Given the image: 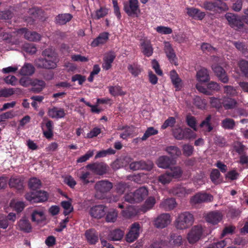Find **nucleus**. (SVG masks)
I'll return each instance as SVG.
<instances>
[{"instance_id": "nucleus-1", "label": "nucleus", "mask_w": 248, "mask_h": 248, "mask_svg": "<svg viewBox=\"0 0 248 248\" xmlns=\"http://www.w3.org/2000/svg\"><path fill=\"white\" fill-rule=\"evenodd\" d=\"M41 55V57L35 61V64L37 68L51 70L57 67L59 59L54 50L49 48H46L42 52Z\"/></svg>"}, {"instance_id": "nucleus-2", "label": "nucleus", "mask_w": 248, "mask_h": 248, "mask_svg": "<svg viewBox=\"0 0 248 248\" xmlns=\"http://www.w3.org/2000/svg\"><path fill=\"white\" fill-rule=\"evenodd\" d=\"M194 217L189 212H184L180 214L174 223L175 227L178 230H184L191 226L194 222Z\"/></svg>"}, {"instance_id": "nucleus-3", "label": "nucleus", "mask_w": 248, "mask_h": 248, "mask_svg": "<svg viewBox=\"0 0 248 248\" xmlns=\"http://www.w3.org/2000/svg\"><path fill=\"white\" fill-rule=\"evenodd\" d=\"M113 184L108 180H101L97 182L94 185L95 197L98 199H104L106 194L112 188Z\"/></svg>"}, {"instance_id": "nucleus-4", "label": "nucleus", "mask_w": 248, "mask_h": 248, "mask_svg": "<svg viewBox=\"0 0 248 248\" xmlns=\"http://www.w3.org/2000/svg\"><path fill=\"white\" fill-rule=\"evenodd\" d=\"M25 199L32 203L44 202L48 199V195L45 191H37L36 192H30L25 195Z\"/></svg>"}, {"instance_id": "nucleus-5", "label": "nucleus", "mask_w": 248, "mask_h": 248, "mask_svg": "<svg viewBox=\"0 0 248 248\" xmlns=\"http://www.w3.org/2000/svg\"><path fill=\"white\" fill-rule=\"evenodd\" d=\"M201 7L206 10L212 11L216 13H219L228 9L226 4L220 1L215 2L205 1Z\"/></svg>"}, {"instance_id": "nucleus-6", "label": "nucleus", "mask_w": 248, "mask_h": 248, "mask_svg": "<svg viewBox=\"0 0 248 248\" xmlns=\"http://www.w3.org/2000/svg\"><path fill=\"white\" fill-rule=\"evenodd\" d=\"M124 10L129 16H137L140 11L138 0H129L128 2L124 3Z\"/></svg>"}, {"instance_id": "nucleus-7", "label": "nucleus", "mask_w": 248, "mask_h": 248, "mask_svg": "<svg viewBox=\"0 0 248 248\" xmlns=\"http://www.w3.org/2000/svg\"><path fill=\"white\" fill-rule=\"evenodd\" d=\"M86 168L91 170L93 173L103 175L108 171V166L104 162H95L89 164L86 166Z\"/></svg>"}, {"instance_id": "nucleus-8", "label": "nucleus", "mask_w": 248, "mask_h": 248, "mask_svg": "<svg viewBox=\"0 0 248 248\" xmlns=\"http://www.w3.org/2000/svg\"><path fill=\"white\" fill-rule=\"evenodd\" d=\"M225 18L232 28L236 30L243 28L244 23L240 16L231 13H228L225 15Z\"/></svg>"}, {"instance_id": "nucleus-9", "label": "nucleus", "mask_w": 248, "mask_h": 248, "mask_svg": "<svg viewBox=\"0 0 248 248\" xmlns=\"http://www.w3.org/2000/svg\"><path fill=\"white\" fill-rule=\"evenodd\" d=\"M31 220L37 225L43 223L46 220L44 210L41 208L33 209L31 214Z\"/></svg>"}, {"instance_id": "nucleus-10", "label": "nucleus", "mask_w": 248, "mask_h": 248, "mask_svg": "<svg viewBox=\"0 0 248 248\" xmlns=\"http://www.w3.org/2000/svg\"><path fill=\"white\" fill-rule=\"evenodd\" d=\"M140 229V225L139 222L133 223L126 235V241L132 243L135 241L139 236Z\"/></svg>"}, {"instance_id": "nucleus-11", "label": "nucleus", "mask_w": 248, "mask_h": 248, "mask_svg": "<svg viewBox=\"0 0 248 248\" xmlns=\"http://www.w3.org/2000/svg\"><path fill=\"white\" fill-rule=\"evenodd\" d=\"M213 200V196L205 192H199L196 194L191 199V202L193 204H199L203 202H208Z\"/></svg>"}, {"instance_id": "nucleus-12", "label": "nucleus", "mask_w": 248, "mask_h": 248, "mask_svg": "<svg viewBox=\"0 0 248 248\" xmlns=\"http://www.w3.org/2000/svg\"><path fill=\"white\" fill-rule=\"evenodd\" d=\"M170 216L168 213L161 214L154 221V225L157 228H164L170 223Z\"/></svg>"}, {"instance_id": "nucleus-13", "label": "nucleus", "mask_w": 248, "mask_h": 248, "mask_svg": "<svg viewBox=\"0 0 248 248\" xmlns=\"http://www.w3.org/2000/svg\"><path fill=\"white\" fill-rule=\"evenodd\" d=\"M202 231L201 227L194 226L187 234V240L189 243L193 244L198 241L201 238Z\"/></svg>"}, {"instance_id": "nucleus-14", "label": "nucleus", "mask_w": 248, "mask_h": 248, "mask_svg": "<svg viewBox=\"0 0 248 248\" xmlns=\"http://www.w3.org/2000/svg\"><path fill=\"white\" fill-rule=\"evenodd\" d=\"M193 191L192 188H186L181 185H177L170 189V192L174 196L183 197L191 194Z\"/></svg>"}, {"instance_id": "nucleus-15", "label": "nucleus", "mask_w": 248, "mask_h": 248, "mask_svg": "<svg viewBox=\"0 0 248 248\" xmlns=\"http://www.w3.org/2000/svg\"><path fill=\"white\" fill-rule=\"evenodd\" d=\"M17 33L24 34V38L30 41H38L41 39V35L35 31H31L25 28L18 29Z\"/></svg>"}, {"instance_id": "nucleus-16", "label": "nucleus", "mask_w": 248, "mask_h": 248, "mask_svg": "<svg viewBox=\"0 0 248 248\" xmlns=\"http://www.w3.org/2000/svg\"><path fill=\"white\" fill-rule=\"evenodd\" d=\"M47 115L52 119H59L64 118L66 113L64 108L54 106L48 109Z\"/></svg>"}, {"instance_id": "nucleus-17", "label": "nucleus", "mask_w": 248, "mask_h": 248, "mask_svg": "<svg viewBox=\"0 0 248 248\" xmlns=\"http://www.w3.org/2000/svg\"><path fill=\"white\" fill-rule=\"evenodd\" d=\"M164 51L170 62L175 65H177V58L174 49L169 42L165 43Z\"/></svg>"}, {"instance_id": "nucleus-18", "label": "nucleus", "mask_w": 248, "mask_h": 248, "mask_svg": "<svg viewBox=\"0 0 248 248\" xmlns=\"http://www.w3.org/2000/svg\"><path fill=\"white\" fill-rule=\"evenodd\" d=\"M212 68L217 77L224 83H227L229 81V78L227 75L225 70L220 66L217 64H214Z\"/></svg>"}, {"instance_id": "nucleus-19", "label": "nucleus", "mask_w": 248, "mask_h": 248, "mask_svg": "<svg viewBox=\"0 0 248 248\" xmlns=\"http://www.w3.org/2000/svg\"><path fill=\"white\" fill-rule=\"evenodd\" d=\"M116 56V53L113 51H110L106 54L103 58L104 62L102 64V68L106 70L110 69Z\"/></svg>"}, {"instance_id": "nucleus-20", "label": "nucleus", "mask_w": 248, "mask_h": 248, "mask_svg": "<svg viewBox=\"0 0 248 248\" xmlns=\"http://www.w3.org/2000/svg\"><path fill=\"white\" fill-rule=\"evenodd\" d=\"M222 219V214L217 211L209 212L205 217L206 221L213 225L217 224Z\"/></svg>"}, {"instance_id": "nucleus-21", "label": "nucleus", "mask_w": 248, "mask_h": 248, "mask_svg": "<svg viewBox=\"0 0 248 248\" xmlns=\"http://www.w3.org/2000/svg\"><path fill=\"white\" fill-rule=\"evenodd\" d=\"M91 216L95 218H101L106 214L105 207L103 205H95L90 210Z\"/></svg>"}, {"instance_id": "nucleus-22", "label": "nucleus", "mask_w": 248, "mask_h": 248, "mask_svg": "<svg viewBox=\"0 0 248 248\" xmlns=\"http://www.w3.org/2000/svg\"><path fill=\"white\" fill-rule=\"evenodd\" d=\"M85 236L90 245H94L98 241V234L94 229L87 230L85 232Z\"/></svg>"}, {"instance_id": "nucleus-23", "label": "nucleus", "mask_w": 248, "mask_h": 248, "mask_svg": "<svg viewBox=\"0 0 248 248\" xmlns=\"http://www.w3.org/2000/svg\"><path fill=\"white\" fill-rule=\"evenodd\" d=\"M17 229L24 232L29 233L31 232L32 228L29 220L24 218L18 222Z\"/></svg>"}, {"instance_id": "nucleus-24", "label": "nucleus", "mask_w": 248, "mask_h": 248, "mask_svg": "<svg viewBox=\"0 0 248 248\" xmlns=\"http://www.w3.org/2000/svg\"><path fill=\"white\" fill-rule=\"evenodd\" d=\"M186 11L188 16L198 20H202L205 16L204 12L194 7L187 8Z\"/></svg>"}, {"instance_id": "nucleus-25", "label": "nucleus", "mask_w": 248, "mask_h": 248, "mask_svg": "<svg viewBox=\"0 0 248 248\" xmlns=\"http://www.w3.org/2000/svg\"><path fill=\"white\" fill-rule=\"evenodd\" d=\"M141 52L146 57H149L153 55V47L151 42L148 40H144L141 43Z\"/></svg>"}, {"instance_id": "nucleus-26", "label": "nucleus", "mask_w": 248, "mask_h": 248, "mask_svg": "<svg viewBox=\"0 0 248 248\" xmlns=\"http://www.w3.org/2000/svg\"><path fill=\"white\" fill-rule=\"evenodd\" d=\"M172 163V159L167 155L161 156L157 160L158 167L163 169L169 168Z\"/></svg>"}, {"instance_id": "nucleus-27", "label": "nucleus", "mask_w": 248, "mask_h": 248, "mask_svg": "<svg viewBox=\"0 0 248 248\" xmlns=\"http://www.w3.org/2000/svg\"><path fill=\"white\" fill-rule=\"evenodd\" d=\"M73 18V16L69 13L60 14L55 17V23L57 24L63 25L69 22Z\"/></svg>"}, {"instance_id": "nucleus-28", "label": "nucleus", "mask_w": 248, "mask_h": 248, "mask_svg": "<svg viewBox=\"0 0 248 248\" xmlns=\"http://www.w3.org/2000/svg\"><path fill=\"white\" fill-rule=\"evenodd\" d=\"M196 78L197 80L200 82H208L210 80L209 71L205 68H202L197 71Z\"/></svg>"}, {"instance_id": "nucleus-29", "label": "nucleus", "mask_w": 248, "mask_h": 248, "mask_svg": "<svg viewBox=\"0 0 248 248\" xmlns=\"http://www.w3.org/2000/svg\"><path fill=\"white\" fill-rule=\"evenodd\" d=\"M176 205L175 200L174 198H168L160 204V207L166 211H170L173 209Z\"/></svg>"}, {"instance_id": "nucleus-30", "label": "nucleus", "mask_w": 248, "mask_h": 248, "mask_svg": "<svg viewBox=\"0 0 248 248\" xmlns=\"http://www.w3.org/2000/svg\"><path fill=\"white\" fill-rule=\"evenodd\" d=\"M108 39V33L104 32L100 33L99 36L94 39L91 43L93 47H96L99 45L104 44L107 42Z\"/></svg>"}, {"instance_id": "nucleus-31", "label": "nucleus", "mask_w": 248, "mask_h": 248, "mask_svg": "<svg viewBox=\"0 0 248 248\" xmlns=\"http://www.w3.org/2000/svg\"><path fill=\"white\" fill-rule=\"evenodd\" d=\"M136 202H139L144 199L148 194L147 189L145 187H141L134 192Z\"/></svg>"}, {"instance_id": "nucleus-32", "label": "nucleus", "mask_w": 248, "mask_h": 248, "mask_svg": "<svg viewBox=\"0 0 248 248\" xmlns=\"http://www.w3.org/2000/svg\"><path fill=\"white\" fill-rule=\"evenodd\" d=\"M31 91L35 93L41 92L46 86V83L42 80L34 79L31 84Z\"/></svg>"}, {"instance_id": "nucleus-33", "label": "nucleus", "mask_w": 248, "mask_h": 248, "mask_svg": "<svg viewBox=\"0 0 248 248\" xmlns=\"http://www.w3.org/2000/svg\"><path fill=\"white\" fill-rule=\"evenodd\" d=\"M222 100V106L225 109H233L237 105V102L234 99L228 96H223Z\"/></svg>"}, {"instance_id": "nucleus-34", "label": "nucleus", "mask_w": 248, "mask_h": 248, "mask_svg": "<svg viewBox=\"0 0 248 248\" xmlns=\"http://www.w3.org/2000/svg\"><path fill=\"white\" fill-rule=\"evenodd\" d=\"M9 185L10 187L18 190L22 189L23 187V180L19 177H12L9 179Z\"/></svg>"}, {"instance_id": "nucleus-35", "label": "nucleus", "mask_w": 248, "mask_h": 248, "mask_svg": "<svg viewBox=\"0 0 248 248\" xmlns=\"http://www.w3.org/2000/svg\"><path fill=\"white\" fill-rule=\"evenodd\" d=\"M155 203V199L153 197H149L145 202L144 203L140 208V211L145 213L148 210L151 209Z\"/></svg>"}, {"instance_id": "nucleus-36", "label": "nucleus", "mask_w": 248, "mask_h": 248, "mask_svg": "<svg viewBox=\"0 0 248 248\" xmlns=\"http://www.w3.org/2000/svg\"><path fill=\"white\" fill-rule=\"evenodd\" d=\"M109 93L113 96H124L126 94L122 87L118 85L115 86H109L108 87Z\"/></svg>"}, {"instance_id": "nucleus-37", "label": "nucleus", "mask_w": 248, "mask_h": 248, "mask_svg": "<svg viewBox=\"0 0 248 248\" xmlns=\"http://www.w3.org/2000/svg\"><path fill=\"white\" fill-rule=\"evenodd\" d=\"M35 68L32 64L26 63L21 68L19 73L23 76H30L34 74Z\"/></svg>"}, {"instance_id": "nucleus-38", "label": "nucleus", "mask_w": 248, "mask_h": 248, "mask_svg": "<svg viewBox=\"0 0 248 248\" xmlns=\"http://www.w3.org/2000/svg\"><path fill=\"white\" fill-rule=\"evenodd\" d=\"M46 130H43V135L47 139H50L53 136V123L51 120H47L45 124Z\"/></svg>"}, {"instance_id": "nucleus-39", "label": "nucleus", "mask_w": 248, "mask_h": 248, "mask_svg": "<svg viewBox=\"0 0 248 248\" xmlns=\"http://www.w3.org/2000/svg\"><path fill=\"white\" fill-rule=\"evenodd\" d=\"M165 151L172 158H176L181 155V150L176 146H169L166 148Z\"/></svg>"}, {"instance_id": "nucleus-40", "label": "nucleus", "mask_w": 248, "mask_h": 248, "mask_svg": "<svg viewBox=\"0 0 248 248\" xmlns=\"http://www.w3.org/2000/svg\"><path fill=\"white\" fill-rule=\"evenodd\" d=\"M211 115H208L199 125L201 128H203L206 132H210L213 129V127L211 123Z\"/></svg>"}, {"instance_id": "nucleus-41", "label": "nucleus", "mask_w": 248, "mask_h": 248, "mask_svg": "<svg viewBox=\"0 0 248 248\" xmlns=\"http://www.w3.org/2000/svg\"><path fill=\"white\" fill-rule=\"evenodd\" d=\"M170 244L174 246H180L183 244V238L181 235L175 233L170 234Z\"/></svg>"}, {"instance_id": "nucleus-42", "label": "nucleus", "mask_w": 248, "mask_h": 248, "mask_svg": "<svg viewBox=\"0 0 248 248\" xmlns=\"http://www.w3.org/2000/svg\"><path fill=\"white\" fill-rule=\"evenodd\" d=\"M139 212H140V209L137 210L134 206H131L128 207L126 210H123L122 214L124 217L130 218L136 216Z\"/></svg>"}, {"instance_id": "nucleus-43", "label": "nucleus", "mask_w": 248, "mask_h": 248, "mask_svg": "<svg viewBox=\"0 0 248 248\" xmlns=\"http://www.w3.org/2000/svg\"><path fill=\"white\" fill-rule=\"evenodd\" d=\"M124 232L120 229H117L110 232L109 238L113 241H119L122 239Z\"/></svg>"}, {"instance_id": "nucleus-44", "label": "nucleus", "mask_w": 248, "mask_h": 248, "mask_svg": "<svg viewBox=\"0 0 248 248\" xmlns=\"http://www.w3.org/2000/svg\"><path fill=\"white\" fill-rule=\"evenodd\" d=\"M168 171H169L172 179L173 178H180L182 176L183 172L182 168L179 166L171 167L170 170Z\"/></svg>"}, {"instance_id": "nucleus-45", "label": "nucleus", "mask_w": 248, "mask_h": 248, "mask_svg": "<svg viewBox=\"0 0 248 248\" xmlns=\"http://www.w3.org/2000/svg\"><path fill=\"white\" fill-rule=\"evenodd\" d=\"M42 183L40 180L36 177L30 178L28 182L29 188L32 190H36L39 189Z\"/></svg>"}, {"instance_id": "nucleus-46", "label": "nucleus", "mask_w": 248, "mask_h": 248, "mask_svg": "<svg viewBox=\"0 0 248 248\" xmlns=\"http://www.w3.org/2000/svg\"><path fill=\"white\" fill-rule=\"evenodd\" d=\"M170 78L173 85L177 89L180 87L181 79L179 78L178 75L174 70L170 72Z\"/></svg>"}, {"instance_id": "nucleus-47", "label": "nucleus", "mask_w": 248, "mask_h": 248, "mask_svg": "<svg viewBox=\"0 0 248 248\" xmlns=\"http://www.w3.org/2000/svg\"><path fill=\"white\" fill-rule=\"evenodd\" d=\"M91 173L89 171H82L79 176V179L84 185H87L89 183H94V181L90 180Z\"/></svg>"}, {"instance_id": "nucleus-48", "label": "nucleus", "mask_w": 248, "mask_h": 248, "mask_svg": "<svg viewBox=\"0 0 248 248\" xmlns=\"http://www.w3.org/2000/svg\"><path fill=\"white\" fill-rule=\"evenodd\" d=\"M172 180L170 172L168 170L165 173L161 174L158 177V182L163 185L170 183Z\"/></svg>"}, {"instance_id": "nucleus-49", "label": "nucleus", "mask_w": 248, "mask_h": 248, "mask_svg": "<svg viewBox=\"0 0 248 248\" xmlns=\"http://www.w3.org/2000/svg\"><path fill=\"white\" fill-rule=\"evenodd\" d=\"M235 125V121L231 118H225L221 122L222 127L226 129H232Z\"/></svg>"}, {"instance_id": "nucleus-50", "label": "nucleus", "mask_w": 248, "mask_h": 248, "mask_svg": "<svg viewBox=\"0 0 248 248\" xmlns=\"http://www.w3.org/2000/svg\"><path fill=\"white\" fill-rule=\"evenodd\" d=\"M158 133V130L154 127H148L143 136L141 138V140L143 141L146 140L150 137L155 135L157 134Z\"/></svg>"}, {"instance_id": "nucleus-51", "label": "nucleus", "mask_w": 248, "mask_h": 248, "mask_svg": "<svg viewBox=\"0 0 248 248\" xmlns=\"http://www.w3.org/2000/svg\"><path fill=\"white\" fill-rule=\"evenodd\" d=\"M118 217V212L115 210L108 212L106 214V221L107 222H115Z\"/></svg>"}, {"instance_id": "nucleus-52", "label": "nucleus", "mask_w": 248, "mask_h": 248, "mask_svg": "<svg viewBox=\"0 0 248 248\" xmlns=\"http://www.w3.org/2000/svg\"><path fill=\"white\" fill-rule=\"evenodd\" d=\"M210 99V104L212 107L216 108L219 109L222 106V98H219L218 97H211Z\"/></svg>"}, {"instance_id": "nucleus-53", "label": "nucleus", "mask_w": 248, "mask_h": 248, "mask_svg": "<svg viewBox=\"0 0 248 248\" xmlns=\"http://www.w3.org/2000/svg\"><path fill=\"white\" fill-rule=\"evenodd\" d=\"M42 12V10L38 8H32L30 9L28 12L29 15L31 16L30 18L31 19V22L33 23L35 19L38 18L39 15Z\"/></svg>"}, {"instance_id": "nucleus-54", "label": "nucleus", "mask_w": 248, "mask_h": 248, "mask_svg": "<svg viewBox=\"0 0 248 248\" xmlns=\"http://www.w3.org/2000/svg\"><path fill=\"white\" fill-rule=\"evenodd\" d=\"M129 72L134 77H137L141 72L139 66L137 64H129L127 67Z\"/></svg>"}, {"instance_id": "nucleus-55", "label": "nucleus", "mask_w": 248, "mask_h": 248, "mask_svg": "<svg viewBox=\"0 0 248 248\" xmlns=\"http://www.w3.org/2000/svg\"><path fill=\"white\" fill-rule=\"evenodd\" d=\"M239 66L245 77L248 78V62L244 60H241L239 62Z\"/></svg>"}, {"instance_id": "nucleus-56", "label": "nucleus", "mask_w": 248, "mask_h": 248, "mask_svg": "<svg viewBox=\"0 0 248 248\" xmlns=\"http://www.w3.org/2000/svg\"><path fill=\"white\" fill-rule=\"evenodd\" d=\"M186 122L187 124L192 128L194 131L197 130L196 126V119L195 117L191 115H187L186 117Z\"/></svg>"}, {"instance_id": "nucleus-57", "label": "nucleus", "mask_w": 248, "mask_h": 248, "mask_svg": "<svg viewBox=\"0 0 248 248\" xmlns=\"http://www.w3.org/2000/svg\"><path fill=\"white\" fill-rule=\"evenodd\" d=\"M126 128L124 132L121 133L120 135V138L123 139H126L128 137L132 135L134 131L135 127L133 125H126Z\"/></svg>"}, {"instance_id": "nucleus-58", "label": "nucleus", "mask_w": 248, "mask_h": 248, "mask_svg": "<svg viewBox=\"0 0 248 248\" xmlns=\"http://www.w3.org/2000/svg\"><path fill=\"white\" fill-rule=\"evenodd\" d=\"M219 171L217 169H214L212 170L210 173V179L211 181L214 184L217 185V180L220 176Z\"/></svg>"}, {"instance_id": "nucleus-59", "label": "nucleus", "mask_w": 248, "mask_h": 248, "mask_svg": "<svg viewBox=\"0 0 248 248\" xmlns=\"http://www.w3.org/2000/svg\"><path fill=\"white\" fill-rule=\"evenodd\" d=\"M176 123L175 118L173 117H169L161 125L162 129H165L168 127H173Z\"/></svg>"}, {"instance_id": "nucleus-60", "label": "nucleus", "mask_w": 248, "mask_h": 248, "mask_svg": "<svg viewBox=\"0 0 248 248\" xmlns=\"http://www.w3.org/2000/svg\"><path fill=\"white\" fill-rule=\"evenodd\" d=\"M224 93L227 95L234 96L236 95V90L234 87L230 85H226L224 86Z\"/></svg>"}, {"instance_id": "nucleus-61", "label": "nucleus", "mask_w": 248, "mask_h": 248, "mask_svg": "<svg viewBox=\"0 0 248 248\" xmlns=\"http://www.w3.org/2000/svg\"><path fill=\"white\" fill-rule=\"evenodd\" d=\"M140 170H150L153 167V163L151 161H145L143 160L140 161Z\"/></svg>"}, {"instance_id": "nucleus-62", "label": "nucleus", "mask_w": 248, "mask_h": 248, "mask_svg": "<svg viewBox=\"0 0 248 248\" xmlns=\"http://www.w3.org/2000/svg\"><path fill=\"white\" fill-rule=\"evenodd\" d=\"M33 80V79L31 78L25 77V76L20 79L19 83L22 86L27 87L31 85Z\"/></svg>"}, {"instance_id": "nucleus-63", "label": "nucleus", "mask_w": 248, "mask_h": 248, "mask_svg": "<svg viewBox=\"0 0 248 248\" xmlns=\"http://www.w3.org/2000/svg\"><path fill=\"white\" fill-rule=\"evenodd\" d=\"M194 147L189 144H184L183 146V154L186 156H191L193 152Z\"/></svg>"}, {"instance_id": "nucleus-64", "label": "nucleus", "mask_w": 248, "mask_h": 248, "mask_svg": "<svg viewBox=\"0 0 248 248\" xmlns=\"http://www.w3.org/2000/svg\"><path fill=\"white\" fill-rule=\"evenodd\" d=\"M157 32L162 34H170L172 32V30L170 28L165 26H158L156 28Z\"/></svg>"}]
</instances>
